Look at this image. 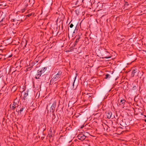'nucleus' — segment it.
Returning a JSON list of instances; mask_svg holds the SVG:
<instances>
[{
	"label": "nucleus",
	"mask_w": 146,
	"mask_h": 146,
	"mask_svg": "<svg viewBox=\"0 0 146 146\" xmlns=\"http://www.w3.org/2000/svg\"><path fill=\"white\" fill-rule=\"evenodd\" d=\"M21 21H23V20H22V19H21Z\"/></svg>",
	"instance_id": "bb28decb"
},
{
	"label": "nucleus",
	"mask_w": 146,
	"mask_h": 146,
	"mask_svg": "<svg viewBox=\"0 0 146 146\" xmlns=\"http://www.w3.org/2000/svg\"><path fill=\"white\" fill-rule=\"evenodd\" d=\"M32 15V14H29L28 15H26V17H30V16H31Z\"/></svg>",
	"instance_id": "f3484780"
},
{
	"label": "nucleus",
	"mask_w": 146,
	"mask_h": 146,
	"mask_svg": "<svg viewBox=\"0 0 146 146\" xmlns=\"http://www.w3.org/2000/svg\"><path fill=\"white\" fill-rule=\"evenodd\" d=\"M75 12H76V14L78 15L79 14V10L78 9H77V10H76Z\"/></svg>",
	"instance_id": "4468645a"
},
{
	"label": "nucleus",
	"mask_w": 146,
	"mask_h": 146,
	"mask_svg": "<svg viewBox=\"0 0 146 146\" xmlns=\"http://www.w3.org/2000/svg\"><path fill=\"white\" fill-rule=\"evenodd\" d=\"M62 73V71L60 69H55L52 75L50 83L53 81L55 82L60 80Z\"/></svg>",
	"instance_id": "f257e3e1"
},
{
	"label": "nucleus",
	"mask_w": 146,
	"mask_h": 146,
	"mask_svg": "<svg viewBox=\"0 0 146 146\" xmlns=\"http://www.w3.org/2000/svg\"><path fill=\"white\" fill-rule=\"evenodd\" d=\"M139 72V70H138L136 68H135L133 69L131 74V77H133L135 75H137Z\"/></svg>",
	"instance_id": "423d86ee"
},
{
	"label": "nucleus",
	"mask_w": 146,
	"mask_h": 146,
	"mask_svg": "<svg viewBox=\"0 0 146 146\" xmlns=\"http://www.w3.org/2000/svg\"><path fill=\"white\" fill-rule=\"evenodd\" d=\"M110 74H107L106 75V77L105 78L106 79L108 78H110Z\"/></svg>",
	"instance_id": "f8f14e48"
},
{
	"label": "nucleus",
	"mask_w": 146,
	"mask_h": 146,
	"mask_svg": "<svg viewBox=\"0 0 146 146\" xmlns=\"http://www.w3.org/2000/svg\"><path fill=\"white\" fill-rule=\"evenodd\" d=\"M47 69V68L46 67L43 68L41 69L38 70L37 71V74H36L35 78L36 79H39L40 76L44 73Z\"/></svg>",
	"instance_id": "7ed1b4c3"
},
{
	"label": "nucleus",
	"mask_w": 146,
	"mask_h": 146,
	"mask_svg": "<svg viewBox=\"0 0 146 146\" xmlns=\"http://www.w3.org/2000/svg\"><path fill=\"white\" fill-rule=\"evenodd\" d=\"M50 136H52H52L51 135H50V134L49 135V137H50Z\"/></svg>",
	"instance_id": "393cba45"
},
{
	"label": "nucleus",
	"mask_w": 146,
	"mask_h": 146,
	"mask_svg": "<svg viewBox=\"0 0 146 146\" xmlns=\"http://www.w3.org/2000/svg\"><path fill=\"white\" fill-rule=\"evenodd\" d=\"M52 103V100H51L50 101Z\"/></svg>",
	"instance_id": "a878e982"
},
{
	"label": "nucleus",
	"mask_w": 146,
	"mask_h": 146,
	"mask_svg": "<svg viewBox=\"0 0 146 146\" xmlns=\"http://www.w3.org/2000/svg\"><path fill=\"white\" fill-rule=\"evenodd\" d=\"M25 11V9H22L21 10V12L22 13H23V12H24Z\"/></svg>",
	"instance_id": "a211bd4d"
},
{
	"label": "nucleus",
	"mask_w": 146,
	"mask_h": 146,
	"mask_svg": "<svg viewBox=\"0 0 146 146\" xmlns=\"http://www.w3.org/2000/svg\"><path fill=\"white\" fill-rule=\"evenodd\" d=\"M19 105L17 104L16 103H15L14 102L12 105H10V108L11 110H14L15 108H16V107H17Z\"/></svg>",
	"instance_id": "0eeeda50"
},
{
	"label": "nucleus",
	"mask_w": 146,
	"mask_h": 146,
	"mask_svg": "<svg viewBox=\"0 0 146 146\" xmlns=\"http://www.w3.org/2000/svg\"><path fill=\"white\" fill-rule=\"evenodd\" d=\"M4 19V18H3L0 21V22H1L3 20V19Z\"/></svg>",
	"instance_id": "412c9836"
},
{
	"label": "nucleus",
	"mask_w": 146,
	"mask_h": 146,
	"mask_svg": "<svg viewBox=\"0 0 146 146\" xmlns=\"http://www.w3.org/2000/svg\"><path fill=\"white\" fill-rule=\"evenodd\" d=\"M145 121L146 122V119H145Z\"/></svg>",
	"instance_id": "cd10ccee"
},
{
	"label": "nucleus",
	"mask_w": 146,
	"mask_h": 146,
	"mask_svg": "<svg viewBox=\"0 0 146 146\" xmlns=\"http://www.w3.org/2000/svg\"><path fill=\"white\" fill-rule=\"evenodd\" d=\"M87 95L88 96V97L89 98L92 96L93 94L92 93H88L87 94Z\"/></svg>",
	"instance_id": "ddd939ff"
},
{
	"label": "nucleus",
	"mask_w": 146,
	"mask_h": 146,
	"mask_svg": "<svg viewBox=\"0 0 146 146\" xmlns=\"http://www.w3.org/2000/svg\"><path fill=\"white\" fill-rule=\"evenodd\" d=\"M56 101H54L53 102V104H52L50 109V112H54V111L56 106Z\"/></svg>",
	"instance_id": "20e7f679"
},
{
	"label": "nucleus",
	"mask_w": 146,
	"mask_h": 146,
	"mask_svg": "<svg viewBox=\"0 0 146 146\" xmlns=\"http://www.w3.org/2000/svg\"><path fill=\"white\" fill-rule=\"evenodd\" d=\"M24 108H25L23 106H22V107L20 108V110H18L17 109L16 110V111L19 114V113L21 114V112L23 111V110Z\"/></svg>",
	"instance_id": "9d476101"
},
{
	"label": "nucleus",
	"mask_w": 146,
	"mask_h": 146,
	"mask_svg": "<svg viewBox=\"0 0 146 146\" xmlns=\"http://www.w3.org/2000/svg\"><path fill=\"white\" fill-rule=\"evenodd\" d=\"M86 137V136L82 133L79 134L77 136L78 139L81 141L84 140L85 139Z\"/></svg>",
	"instance_id": "39448f33"
},
{
	"label": "nucleus",
	"mask_w": 146,
	"mask_h": 146,
	"mask_svg": "<svg viewBox=\"0 0 146 146\" xmlns=\"http://www.w3.org/2000/svg\"><path fill=\"white\" fill-rule=\"evenodd\" d=\"M48 106H47L46 107V109H48Z\"/></svg>",
	"instance_id": "b1692460"
},
{
	"label": "nucleus",
	"mask_w": 146,
	"mask_h": 146,
	"mask_svg": "<svg viewBox=\"0 0 146 146\" xmlns=\"http://www.w3.org/2000/svg\"><path fill=\"white\" fill-rule=\"evenodd\" d=\"M12 56V55H10V56H9V57L10 58V57H11Z\"/></svg>",
	"instance_id": "4be33fe9"
},
{
	"label": "nucleus",
	"mask_w": 146,
	"mask_h": 146,
	"mask_svg": "<svg viewBox=\"0 0 146 146\" xmlns=\"http://www.w3.org/2000/svg\"><path fill=\"white\" fill-rule=\"evenodd\" d=\"M136 88V87L135 86H133V90H134Z\"/></svg>",
	"instance_id": "aec40b11"
},
{
	"label": "nucleus",
	"mask_w": 146,
	"mask_h": 146,
	"mask_svg": "<svg viewBox=\"0 0 146 146\" xmlns=\"http://www.w3.org/2000/svg\"><path fill=\"white\" fill-rule=\"evenodd\" d=\"M125 101L123 99H121L119 103V104L121 105H123L125 103Z\"/></svg>",
	"instance_id": "9b49d317"
},
{
	"label": "nucleus",
	"mask_w": 146,
	"mask_h": 146,
	"mask_svg": "<svg viewBox=\"0 0 146 146\" xmlns=\"http://www.w3.org/2000/svg\"><path fill=\"white\" fill-rule=\"evenodd\" d=\"M75 80H74V82L73 83V86H74V82H75Z\"/></svg>",
	"instance_id": "5701e85b"
},
{
	"label": "nucleus",
	"mask_w": 146,
	"mask_h": 146,
	"mask_svg": "<svg viewBox=\"0 0 146 146\" xmlns=\"http://www.w3.org/2000/svg\"><path fill=\"white\" fill-rule=\"evenodd\" d=\"M28 91L27 90L26 91H25V90L23 91V93L24 92V100H25V98L28 95Z\"/></svg>",
	"instance_id": "1a4fd4ad"
},
{
	"label": "nucleus",
	"mask_w": 146,
	"mask_h": 146,
	"mask_svg": "<svg viewBox=\"0 0 146 146\" xmlns=\"http://www.w3.org/2000/svg\"><path fill=\"white\" fill-rule=\"evenodd\" d=\"M129 4H128V3L127 2H126L125 3V5H127V6H128L129 5Z\"/></svg>",
	"instance_id": "6ab92c4d"
},
{
	"label": "nucleus",
	"mask_w": 146,
	"mask_h": 146,
	"mask_svg": "<svg viewBox=\"0 0 146 146\" xmlns=\"http://www.w3.org/2000/svg\"><path fill=\"white\" fill-rule=\"evenodd\" d=\"M73 26H74V25H73V24L72 23V24H71L70 25V26H69V27H70V28H72L73 27Z\"/></svg>",
	"instance_id": "dca6fc26"
},
{
	"label": "nucleus",
	"mask_w": 146,
	"mask_h": 146,
	"mask_svg": "<svg viewBox=\"0 0 146 146\" xmlns=\"http://www.w3.org/2000/svg\"><path fill=\"white\" fill-rule=\"evenodd\" d=\"M106 113L107 117L108 119L110 118L111 116L112 113L110 111H108Z\"/></svg>",
	"instance_id": "6e6552de"
},
{
	"label": "nucleus",
	"mask_w": 146,
	"mask_h": 146,
	"mask_svg": "<svg viewBox=\"0 0 146 146\" xmlns=\"http://www.w3.org/2000/svg\"><path fill=\"white\" fill-rule=\"evenodd\" d=\"M79 38H79V37L78 38L76 39L75 42L76 43H77L79 41Z\"/></svg>",
	"instance_id": "2eb2a0df"
},
{
	"label": "nucleus",
	"mask_w": 146,
	"mask_h": 146,
	"mask_svg": "<svg viewBox=\"0 0 146 146\" xmlns=\"http://www.w3.org/2000/svg\"><path fill=\"white\" fill-rule=\"evenodd\" d=\"M102 58H108L111 57V54L106 50L104 49L101 52Z\"/></svg>",
	"instance_id": "f03ea898"
}]
</instances>
